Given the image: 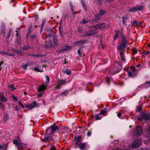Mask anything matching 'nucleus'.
Here are the masks:
<instances>
[{"label":"nucleus","mask_w":150,"mask_h":150,"mask_svg":"<svg viewBox=\"0 0 150 150\" xmlns=\"http://www.w3.org/2000/svg\"><path fill=\"white\" fill-rule=\"evenodd\" d=\"M132 51L133 52L132 54H135L137 52V50L135 48L132 49Z\"/></svg>","instance_id":"nucleus-41"},{"label":"nucleus","mask_w":150,"mask_h":150,"mask_svg":"<svg viewBox=\"0 0 150 150\" xmlns=\"http://www.w3.org/2000/svg\"><path fill=\"white\" fill-rule=\"evenodd\" d=\"M0 54L4 55H6L7 54V52L4 51H0Z\"/></svg>","instance_id":"nucleus-45"},{"label":"nucleus","mask_w":150,"mask_h":150,"mask_svg":"<svg viewBox=\"0 0 150 150\" xmlns=\"http://www.w3.org/2000/svg\"><path fill=\"white\" fill-rule=\"evenodd\" d=\"M107 110V108H104L102 110L100 113V114L101 115H104L106 112Z\"/></svg>","instance_id":"nucleus-25"},{"label":"nucleus","mask_w":150,"mask_h":150,"mask_svg":"<svg viewBox=\"0 0 150 150\" xmlns=\"http://www.w3.org/2000/svg\"><path fill=\"white\" fill-rule=\"evenodd\" d=\"M97 32L94 31H90L86 33L85 36H89L95 34Z\"/></svg>","instance_id":"nucleus-11"},{"label":"nucleus","mask_w":150,"mask_h":150,"mask_svg":"<svg viewBox=\"0 0 150 150\" xmlns=\"http://www.w3.org/2000/svg\"><path fill=\"white\" fill-rule=\"evenodd\" d=\"M18 103L19 104V105H20V106L22 107V108H24L25 107H24V105L22 104V103L20 101H18Z\"/></svg>","instance_id":"nucleus-38"},{"label":"nucleus","mask_w":150,"mask_h":150,"mask_svg":"<svg viewBox=\"0 0 150 150\" xmlns=\"http://www.w3.org/2000/svg\"><path fill=\"white\" fill-rule=\"evenodd\" d=\"M117 116L118 117H119V118H120L121 119H122L123 117H121V113L120 112H119L118 113V114H117Z\"/></svg>","instance_id":"nucleus-53"},{"label":"nucleus","mask_w":150,"mask_h":150,"mask_svg":"<svg viewBox=\"0 0 150 150\" xmlns=\"http://www.w3.org/2000/svg\"><path fill=\"white\" fill-rule=\"evenodd\" d=\"M127 41L124 38H123L121 42L118 45L117 48L119 51H122L125 47Z\"/></svg>","instance_id":"nucleus-2"},{"label":"nucleus","mask_w":150,"mask_h":150,"mask_svg":"<svg viewBox=\"0 0 150 150\" xmlns=\"http://www.w3.org/2000/svg\"><path fill=\"white\" fill-rule=\"evenodd\" d=\"M69 4L70 6V7L71 10L72 14L73 15H75L77 13H79V12H75L74 11V7L73 6L72 3L71 2H69Z\"/></svg>","instance_id":"nucleus-9"},{"label":"nucleus","mask_w":150,"mask_h":150,"mask_svg":"<svg viewBox=\"0 0 150 150\" xmlns=\"http://www.w3.org/2000/svg\"><path fill=\"white\" fill-rule=\"evenodd\" d=\"M15 53L17 54H19L21 56L23 54H21V51H19L18 50H16L14 51Z\"/></svg>","instance_id":"nucleus-30"},{"label":"nucleus","mask_w":150,"mask_h":150,"mask_svg":"<svg viewBox=\"0 0 150 150\" xmlns=\"http://www.w3.org/2000/svg\"><path fill=\"white\" fill-rule=\"evenodd\" d=\"M126 21L124 19H122V22L123 25H125V23Z\"/></svg>","instance_id":"nucleus-61"},{"label":"nucleus","mask_w":150,"mask_h":150,"mask_svg":"<svg viewBox=\"0 0 150 150\" xmlns=\"http://www.w3.org/2000/svg\"><path fill=\"white\" fill-rule=\"evenodd\" d=\"M120 55L121 60L122 61L125 62V57L123 53L122 52H120Z\"/></svg>","instance_id":"nucleus-17"},{"label":"nucleus","mask_w":150,"mask_h":150,"mask_svg":"<svg viewBox=\"0 0 150 150\" xmlns=\"http://www.w3.org/2000/svg\"><path fill=\"white\" fill-rule=\"evenodd\" d=\"M68 94V91L67 90H66V91H64L62 93H61V94H60L59 95L60 96H61L62 95H64L65 96H66V95L67 94Z\"/></svg>","instance_id":"nucleus-27"},{"label":"nucleus","mask_w":150,"mask_h":150,"mask_svg":"<svg viewBox=\"0 0 150 150\" xmlns=\"http://www.w3.org/2000/svg\"><path fill=\"white\" fill-rule=\"evenodd\" d=\"M130 69L132 70L133 71H134L135 70V68L133 66H132L131 67Z\"/></svg>","instance_id":"nucleus-55"},{"label":"nucleus","mask_w":150,"mask_h":150,"mask_svg":"<svg viewBox=\"0 0 150 150\" xmlns=\"http://www.w3.org/2000/svg\"><path fill=\"white\" fill-rule=\"evenodd\" d=\"M9 115L8 114H6L4 117V120L5 121H6L9 118Z\"/></svg>","instance_id":"nucleus-26"},{"label":"nucleus","mask_w":150,"mask_h":150,"mask_svg":"<svg viewBox=\"0 0 150 150\" xmlns=\"http://www.w3.org/2000/svg\"><path fill=\"white\" fill-rule=\"evenodd\" d=\"M134 24H137V25H138V23L136 20H134L132 22V25H134Z\"/></svg>","instance_id":"nucleus-39"},{"label":"nucleus","mask_w":150,"mask_h":150,"mask_svg":"<svg viewBox=\"0 0 150 150\" xmlns=\"http://www.w3.org/2000/svg\"><path fill=\"white\" fill-rule=\"evenodd\" d=\"M71 47H69V46H66V47L64 49L66 51L69 50V49H70Z\"/></svg>","instance_id":"nucleus-50"},{"label":"nucleus","mask_w":150,"mask_h":150,"mask_svg":"<svg viewBox=\"0 0 150 150\" xmlns=\"http://www.w3.org/2000/svg\"><path fill=\"white\" fill-rule=\"evenodd\" d=\"M81 140V137L80 136L78 137L76 139V144H78L80 142Z\"/></svg>","instance_id":"nucleus-24"},{"label":"nucleus","mask_w":150,"mask_h":150,"mask_svg":"<svg viewBox=\"0 0 150 150\" xmlns=\"http://www.w3.org/2000/svg\"><path fill=\"white\" fill-rule=\"evenodd\" d=\"M29 47L28 46H27V47H23V50H27L28 49H29Z\"/></svg>","instance_id":"nucleus-57"},{"label":"nucleus","mask_w":150,"mask_h":150,"mask_svg":"<svg viewBox=\"0 0 150 150\" xmlns=\"http://www.w3.org/2000/svg\"><path fill=\"white\" fill-rule=\"evenodd\" d=\"M45 22H46V20L45 19L43 20L42 21V23L41 24V29H40L41 31L42 30V28H43L44 25L45 23Z\"/></svg>","instance_id":"nucleus-22"},{"label":"nucleus","mask_w":150,"mask_h":150,"mask_svg":"<svg viewBox=\"0 0 150 150\" xmlns=\"http://www.w3.org/2000/svg\"><path fill=\"white\" fill-rule=\"evenodd\" d=\"M59 129L57 131V132L58 131H60L61 132V133L63 134H67V128L64 127H63L62 128H59V127H58Z\"/></svg>","instance_id":"nucleus-10"},{"label":"nucleus","mask_w":150,"mask_h":150,"mask_svg":"<svg viewBox=\"0 0 150 150\" xmlns=\"http://www.w3.org/2000/svg\"><path fill=\"white\" fill-rule=\"evenodd\" d=\"M13 143L18 147L21 146L22 144L20 141L17 140H14L13 141Z\"/></svg>","instance_id":"nucleus-13"},{"label":"nucleus","mask_w":150,"mask_h":150,"mask_svg":"<svg viewBox=\"0 0 150 150\" xmlns=\"http://www.w3.org/2000/svg\"><path fill=\"white\" fill-rule=\"evenodd\" d=\"M63 72L64 74H66L67 75H69L71 74V71L70 70L67 69L65 71H64Z\"/></svg>","instance_id":"nucleus-23"},{"label":"nucleus","mask_w":150,"mask_h":150,"mask_svg":"<svg viewBox=\"0 0 150 150\" xmlns=\"http://www.w3.org/2000/svg\"><path fill=\"white\" fill-rule=\"evenodd\" d=\"M104 25L103 23L102 24H98L96 25H94L93 26V28H95L96 29H99L102 28L104 27L103 25Z\"/></svg>","instance_id":"nucleus-12"},{"label":"nucleus","mask_w":150,"mask_h":150,"mask_svg":"<svg viewBox=\"0 0 150 150\" xmlns=\"http://www.w3.org/2000/svg\"><path fill=\"white\" fill-rule=\"evenodd\" d=\"M46 81L45 82V84L47 85L48 84L50 80V78L48 76H46Z\"/></svg>","instance_id":"nucleus-32"},{"label":"nucleus","mask_w":150,"mask_h":150,"mask_svg":"<svg viewBox=\"0 0 150 150\" xmlns=\"http://www.w3.org/2000/svg\"><path fill=\"white\" fill-rule=\"evenodd\" d=\"M56 147L54 146L52 147L50 149V150H55Z\"/></svg>","instance_id":"nucleus-56"},{"label":"nucleus","mask_w":150,"mask_h":150,"mask_svg":"<svg viewBox=\"0 0 150 150\" xmlns=\"http://www.w3.org/2000/svg\"><path fill=\"white\" fill-rule=\"evenodd\" d=\"M3 64V62L1 61L0 63V71L2 69V68L1 67V65H2Z\"/></svg>","instance_id":"nucleus-52"},{"label":"nucleus","mask_w":150,"mask_h":150,"mask_svg":"<svg viewBox=\"0 0 150 150\" xmlns=\"http://www.w3.org/2000/svg\"><path fill=\"white\" fill-rule=\"evenodd\" d=\"M65 51V50L64 49H63L57 51V52L58 53H60L62 52H64Z\"/></svg>","instance_id":"nucleus-47"},{"label":"nucleus","mask_w":150,"mask_h":150,"mask_svg":"<svg viewBox=\"0 0 150 150\" xmlns=\"http://www.w3.org/2000/svg\"><path fill=\"white\" fill-rule=\"evenodd\" d=\"M117 64V66H118V67L119 69V70L122 69V63L118 61V62L116 63L115 64Z\"/></svg>","instance_id":"nucleus-18"},{"label":"nucleus","mask_w":150,"mask_h":150,"mask_svg":"<svg viewBox=\"0 0 150 150\" xmlns=\"http://www.w3.org/2000/svg\"><path fill=\"white\" fill-rule=\"evenodd\" d=\"M8 100V99L5 97L4 96H1L0 97V102H6Z\"/></svg>","instance_id":"nucleus-16"},{"label":"nucleus","mask_w":150,"mask_h":150,"mask_svg":"<svg viewBox=\"0 0 150 150\" xmlns=\"http://www.w3.org/2000/svg\"><path fill=\"white\" fill-rule=\"evenodd\" d=\"M143 133V131L141 127L138 126L135 128L134 129V134L136 135H140Z\"/></svg>","instance_id":"nucleus-4"},{"label":"nucleus","mask_w":150,"mask_h":150,"mask_svg":"<svg viewBox=\"0 0 150 150\" xmlns=\"http://www.w3.org/2000/svg\"><path fill=\"white\" fill-rule=\"evenodd\" d=\"M115 36L114 37V39L115 40H116V39H117V38L118 36V35H119L118 30H115Z\"/></svg>","instance_id":"nucleus-21"},{"label":"nucleus","mask_w":150,"mask_h":150,"mask_svg":"<svg viewBox=\"0 0 150 150\" xmlns=\"http://www.w3.org/2000/svg\"><path fill=\"white\" fill-rule=\"evenodd\" d=\"M80 41V44L81 45L82 44H84V43H85L86 42H87V40H81Z\"/></svg>","instance_id":"nucleus-34"},{"label":"nucleus","mask_w":150,"mask_h":150,"mask_svg":"<svg viewBox=\"0 0 150 150\" xmlns=\"http://www.w3.org/2000/svg\"><path fill=\"white\" fill-rule=\"evenodd\" d=\"M8 88L11 91H13L16 89L14 87V85L12 84H11L8 86Z\"/></svg>","instance_id":"nucleus-20"},{"label":"nucleus","mask_w":150,"mask_h":150,"mask_svg":"<svg viewBox=\"0 0 150 150\" xmlns=\"http://www.w3.org/2000/svg\"><path fill=\"white\" fill-rule=\"evenodd\" d=\"M47 86L44 84H42L40 86L38 91L40 92L42 91L46 88Z\"/></svg>","instance_id":"nucleus-15"},{"label":"nucleus","mask_w":150,"mask_h":150,"mask_svg":"<svg viewBox=\"0 0 150 150\" xmlns=\"http://www.w3.org/2000/svg\"><path fill=\"white\" fill-rule=\"evenodd\" d=\"M128 19V17L127 16L125 15L122 18V19H124L125 20H127Z\"/></svg>","instance_id":"nucleus-42"},{"label":"nucleus","mask_w":150,"mask_h":150,"mask_svg":"<svg viewBox=\"0 0 150 150\" xmlns=\"http://www.w3.org/2000/svg\"><path fill=\"white\" fill-rule=\"evenodd\" d=\"M142 143L141 140L137 139L132 142L131 144L132 148L133 149H135L139 147L140 144Z\"/></svg>","instance_id":"nucleus-3"},{"label":"nucleus","mask_w":150,"mask_h":150,"mask_svg":"<svg viewBox=\"0 0 150 150\" xmlns=\"http://www.w3.org/2000/svg\"><path fill=\"white\" fill-rule=\"evenodd\" d=\"M0 108L1 109H4V105L3 104L1 103V102H0Z\"/></svg>","instance_id":"nucleus-48"},{"label":"nucleus","mask_w":150,"mask_h":150,"mask_svg":"<svg viewBox=\"0 0 150 150\" xmlns=\"http://www.w3.org/2000/svg\"><path fill=\"white\" fill-rule=\"evenodd\" d=\"M66 83V82L65 80H59L57 82V86L55 88L58 89H59L61 86L65 84Z\"/></svg>","instance_id":"nucleus-5"},{"label":"nucleus","mask_w":150,"mask_h":150,"mask_svg":"<svg viewBox=\"0 0 150 150\" xmlns=\"http://www.w3.org/2000/svg\"><path fill=\"white\" fill-rule=\"evenodd\" d=\"M142 86H143L142 85L139 86L138 87V89H139V88H142Z\"/></svg>","instance_id":"nucleus-63"},{"label":"nucleus","mask_w":150,"mask_h":150,"mask_svg":"<svg viewBox=\"0 0 150 150\" xmlns=\"http://www.w3.org/2000/svg\"><path fill=\"white\" fill-rule=\"evenodd\" d=\"M14 55V54H11V53H7V54H6V55H8L11 56H13Z\"/></svg>","instance_id":"nucleus-58"},{"label":"nucleus","mask_w":150,"mask_h":150,"mask_svg":"<svg viewBox=\"0 0 150 150\" xmlns=\"http://www.w3.org/2000/svg\"><path fill=\"white\" fill-rule=\"evenodd\" d=\"M59 129L57 126L53 124L49 127L45 131V137L42 140L44 142H49L52 139V134L57 132V131Z\"/></svg>","instance_id":"nucleus-1"},{"label":"nucleus","mask_w":150,"mask_h":150,"mask_svg":"<svg viewBox=\"0 0 150 150\" xmlns=\"http://www.w3.org/2000/svg\"><path fill=\"white\" fill-rule=\"evenodd\" d=\"M16 37H17V40H18V42H19L20 41V38L19 37V33L17 31H16Z\"/></svg>","instance_id":"nucleus-29"},{"label":"nucleus","mask_w":150,"mask_h":150,"mask_svg":"<svg viewBox=\"0 0 150 150\" xmlns=\"http://www.w3.org/2000/svg\"><path fill=\"white\" fill-rule=\"evenodd\" d=\"M142 110V107L141 106H139L137 109V111L139 112L140 111Z\"/></svg>","instance_id":"nucleus-49"},{"label":"nucleus","mask_w":150,"mask_h":150,"mask_svg":"<svg viewBox=\"0 0 150 150\" xmlns=\"http://www.w3.org/2000/svg\"><path fill=\"white\" fill-rule=\"evenodd\" d=\"M141 117L145 120H148L150 119V116L148 114L143 113L142 114Z\"/></svg>","instance_id":"nucleus-7"},{"label":"nucleus","mask_w":150,"mask_h":150,"mask_svg":"<svg viewBox=\"0 0 150 150\" xmlns=\"http://www.w3.org/2000/svg\"><path fill=\"white\" fill-rule=\"evenodd\" d=\"M95 118L96 120H99L102 118V117L101 116L100 114L99 113L95 116Z\"/></svg>","instance_id":"nucleus-19"},{"label":"nucleus","mask_w":150,"mask_h":150,"mask_svg":"<svg viewBox=\"0 0 150 150\" xmlns=\"http://www.w3.org/2000/svg\"><path fill=\"white\" fill-rule=\"evenodd\" d=\"M28 65V64H26L24 65L23 67V69H26L27 68V67Z\"/></svg>","instance_id":"nucleus-54"},{"label":"nucleus","mask_w":150,"mask_h":150,"mask_svg":"<svg viewBox=\"0 0 150 150\" xmlns=\"http://www.w3.org/2000/svg\"><path fill=\"white\" fill-rule=\"evenodd\" d=\"M88 21H86L85 19H83L81 23H82L85 24L88 22Z\"/></svg>","instance_id":"nucleus-43"},{"label":"nucleus","mask_w":150,"mask_h":150,"mask_svg":"<svg viewBox=\"0 0 150 150\" xmlns=\"http://www.w3.org/2000/svg\"><path fill=\"white\" fill-rule=\"evenodd\" d=\"M150 53V52L149 51H147L146 52H144V54L146 55H147Z\"/></svg>","instance_id":"nucleus-51"},{"label":"nucleus","mask_w":150,"mask_h":150,"mask_svg":"<svg viewBox=\"0 0 150 150\" xmlns=\"http://www.w3.org/2000/svg\"><path fill=\"white\" fill-rule=\"evenodd\" d=\"M11 30H9V31L7 36V38H9L11 35Z\"/></svg>","instance_id":"nucleus-40"},{"label":"nucleus","mask_w":150,"mask_h":150,"mask_svg":"<svg viewBox=\"0 0 150 150\" xmlns=\"http://www.w3.org/2000/svg\"><path fill=\"white\" fill-rule=\"evenodd\" d=\"M106 13V11L105 10H101L99 13V16H102L104 15Z\"/></svg>","instance_id":"nucleus-31"},{"label":"nucleus","mask_w":150,"mask_h":150,"mask_svg":"<svg viewBox=\"0 0 150 150\" xmlns=\"http://www.w3.org/2000/svg\"><path fill=\"white\" fill-rule=\"evenodd\" d=\"M81 50V49H79L77 51V52L79 55L80 54Z\"/></svg>","instance_id":"nucleus-59"},{"label":"nucleus","mask_w":150,"mask_h":150,"mask_svg":"<svg viewBox=\"0 0 150 150\" xmlns=\"http://www.w3.org/2000/svg\"><path fill=\"white\" fill-rule=\"evenodd\" d=\"M143 119L141 117H138L137 118L138 120L142 121Z\"/></svg>","instance_id":"nucleus-60"},{"label":"nucleus","mask_w":150,"mask_h":150,"mask_svg":"<svg viewBox=\"0 0 150 150\" xmlns=\"http://www.w3.org/2000/svg\"><path fill=\"white\" fill-rule=\"evenodd\" d=\"M74 44L76 46L81 45L80 41H77L74 42Z\"/></svg>","instance_id":"nucleus-33"},{"label":"nucleus","mask_w":150,"mask_h":150,"mask_svg":"<svg viewBox=\"0 0 150 150\" xmlns=\"http://www.w3.org/2000/svg\"><path fill=\"white\" fill-rule=\"evenodd\" d=\"M128 74L129 76L130 77H133L134 76V75L130 71H129L128 72Z\"/></svg>","instance_id":"nucleus-36"},{"label":"nucleus","mask_w":150,"mask_h":150,"mask_svg":"<svg viewBox=\"0 0 150 150\" xmlns=\"http://www.w3.org/2000/svg\"><path fill=\"white\" fill-rule=\"evenodd\" d=\"M92 134V132L91 131H89L87 133V135L89 137L91 136Z\"/></svg>","instance_id":"nucleus-46"},{"label":"nucleus","mask_w":150,"mask_h":150,"mask_svg":"<svg viewBox=\"0 0 150 150\" xmlns=\"http://www.w3.org/2000/svg\"><path fill=\"white\" fill-rule=\"evenodd\" d=\"M98 3L99 5H101L102 4L101 1L100 0H97Z\"/></svg>","instance_id":"nucleus-62"},{"label":"nucleus","mask_w":150,"mask_h":150,"mask_svg":"<svg viewBox=\"0 0 150 150\" xmlns=\"http://www.w3.org/2000/svg\"><path fill=\"white\" fill-rule=\"evenodd\" d=\"M12 99H13V100H14L15 101H16L18 100L17 98L14 95H12Z\"/></svg>","instance_id":"nucleus-37"},{"label":"nucleus","mask_w":150,"mask_h":150,"mask_svg":"<svg viewBox=\"0 0 150 150\" xmlns=\"http://www.w3.org/2000/svg\"><path fill=\"white\" fill-rule=\"evenodd\" d=\"M37 105V102L36 101H34L32 103L26 105L25 107L30 110L35 108Z\"/></svg>","instance_id":"nucleus-8"},{"label":"nucleus","mask_w":150,"mask_h":150,"mask_svg":"<svg viewBox=\"0 0 150 150\" xmlns=\"http://www.w3.org/2000/svg\"><path fill=\"white\" fill-rule=\"evenodd\" d=\"M82 5L83 6V7L84 8H85V10L86 11H87V6H86L85 4H84V2H82Z\"/></svg>","instance_id":"nucleus-44"},{"label":"nucleus","mask_w":150,"mask_h":150,"mask_svg":"<svg viewBox=\"0 0 150 150\" xmlns=\"http://www.w3.org/2000/svg\"><path fill=\"white\" fill-rule=\"evenodd\" d=\"M143 9V6H136L134 7L131 8L128 10V11L133 12L135 11L141 10Z\"/></svg>","instance_id":"nucleus-6"},{"label":"nucleus","mask_w":150,"mask_h":150,"mask_svg":"<svg viewBox=\"0 0 150 150\" xmlns=\"http://www.w3.org/2000/svg\"><path fill=\"white\" fill-rule=\"evenodd\" d=\"M78 146L80 149L83 150L86 147V144L85 143H80L78 144Z\"/></svg>","instance_id":"nucleus-14"},{"label":"nucleus","mask_w":150,"mask_h":150,"mask_svg":"<svg viewBox=\"0 0 150 150\" xmlns=\"http://www.w3.org/2000/svg\"><path fill=\"white\" fill-rule=\"evenodd\" d=\"M34 70L35 71L38 72H42L43 71L42 70H40L37 67H35L34 68Z\"/></svg>","instance_id":"nucleus-35"},{"label":"nucleus","mask_w":150,"mask_h":150,"mask_svg":"<svg viewBox=\"0 0 150 150\" xmlns=\"http://www.w3.org/2000/svg\"><path fill=\"white\" fill-rule=\"evenodd\" d=\"M113 0H106V1L108 2L109 3H110Z\"/></svg>","instance_id":"nucleus-64"},{"label":"nucleus","mask_w":150,"mask_h":150,"mask_svg":"<svg viewBox=\"0 0 150 150\" xmlns=\"http://www.w3.org/2000/svg\"><path fill=\"white\" fill-rule=\"evenodd\" d=\"M53 42L55 45L56 46H57L58 45V44L57 43V40L55 38H53Z\"/></svg>","instance_id":"nucleus-28"}]
</instances>
